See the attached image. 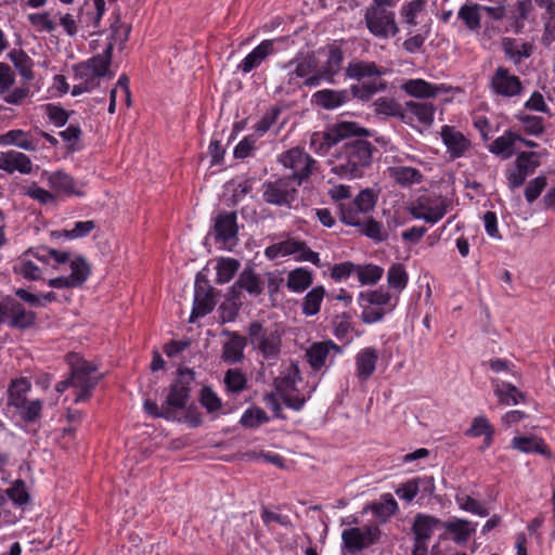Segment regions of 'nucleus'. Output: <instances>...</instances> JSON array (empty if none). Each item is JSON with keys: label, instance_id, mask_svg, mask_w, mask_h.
Instances as JSON below:
<instances>
[{"label": "nucleus", "instance_id": "nucleus-9", "mask_svg": "<svg viewBox=\"0 0 555 555\" xmlns=\"http://www.w3.org/2000/svg\"><path fill=\"white\" fill-rule=\"evenodd\" d=\"M284 167L292 169L293 179L301 183L307 179L314 167L315 160L299 147H293L281 156Z\"/></svg>", "mask_w": 555, "mask_h": 555}, {"label": "nucleus", "instance_id": "nucleus-30", "mask_svg": "<svg viewBox=\"0 0 555 555\" xmlns=\"http://www.w3.org/2000/svg\"><path fill=\"white\" fill-rule=\"evenodd\" d=\"M518 140H521V137L517 133L511 130L505 131L489 145V151L502 159H508L513 156L514 145Z\"/></svg>", "mask_w": 555, "mask_h": 555}, {"label": "nucleus", "instance_id": "nucleus-34", "mask_svg": "<svg viewBox=\"0 0 555 555\" xmlns=\"http://www.w3.org/2000/svg\"><path fill=\"white\" fill-rule=\"evenodd\" d=\"M0 144L15 145L25 151H36L37 144L30 134L22 129H13L0 135Z\"/></svg>", "mask_w": 555, "mask_h": 555}, {"label": "nucleus", "instance_id": "nucleus-33", "mask_svg": "<svg viewBox=\"0 0 555 555\" xmlns=\"http://www.w3.org/2000/svg\"><path fill=\"white\" fill-rule=\"evenodd\" d=\"M502 49L515 65L520 64L524 59H528L533 51L531 43L525 42L519 44L515 39L507 37L502 39Z\"/></svg>", "mask_w": 555, "mask_h": 555}, {"label": "nucleus", "instance_id": "nucleus-10", "mask_svg": "<svg viewBox=\"0 0 555 555\" xmlns=\"http://www.w3.org/2000/svg\"><path fill=\"white\" fill-rule=\"evenodd\" d=\"M343 352L341 348L332 340L314 341L306 349V359L314 371L332 364L335 357Z\"/></svg>", "mask_w": 555, "mask_h": 555}, {"label": "nucleus", "instance_id": "nucleus-16", "mask_svg": "<svg viewBox=\"0 0 555 555\" xmlns=\"http://www.w3.org/2000/svg\"><path fill=\"white\" fill-rule=\"evenodd\" d=\"M42 176L46 178L49 188L53 191L56 197L59 195H82V193L77 190L75 179L63 170H56L53 172L44 171Z\"/></svg>", "mask_w": 555, "mask_h": 555}, {"label": "nucleus", "instance_id": "nucleus-49", "mask_svg": "<svg viewBox=\"0 0 555 555\" xmlns=\"http://www.w3.org/2000/svg\"><path fill=\"white\" fill-rule=\"evenodd\" d=\"M408 273L401 263H393L387 272L388 286L398 293L402 292L408 284Z\"/></svg>", "mask_w": 555, "mask_h": 555}, {"label": "nucleus", "instance_id": "nucleus-39", "mask_svg": "<svg viewBox=\"0 0 555 555\" xmlns=\"http://www.w3.org/2000/svg\"><path fill=\"white\" fill-rule=\"evenodd\" d=\"M8 56L23 79L31 81L35 78L34 62L23 50L13 49Z\"/></svg>", "mask_w": 555, "mask_h": 555}, {"label": "nucleus", "instance_id": "nucleus-5", "mask_svg": "<svg viewBox=\"0 0 555 555\" xmlns=\"http://www.w3.org/2000/svg\"><path fill=\"white\" fill-rule=\"evenodd\" d=\"M395 17L393 11L374 4L367 7L364 13V21L369 31L382 39H387L398 34L399 27Z\"/></svg>", "mask_w": 555, "mask_h": 555}, {"label": "nucleus", "instance_id": "nucleus-44", "mask_svg": "<svg viewBox=\"0 0 555 555\" xmlns=\"http://www.w3.org/2000/svg\"><path fill=\"white\" fill-rule=\"evenodd\" d=\"M312 274L304 268H297L287 276V287L292 292L302 293L312 284Z\"/></svg>", "mask_w": 555, "mask_h": 555}, {"label": "nucleus", "instance_id": "nucleus-25", "mask_svg": "<svg viewBox=\"0 0 555 555\" xmlns=\"http://www.w3.org/2000/svg\"><path fill=\"white\" fill-rule=\"evenodd\" d=\"M403 90L411 96L427 99L444 92L446 88L443 85H433L424 79H410L403 85Z\"/></svg>", "mask_w": 555, "mask_h": 555}, {"label": "nucleus", "instance_id": "nucleus-37", "mask_svg": "<svg viewBox=\"0 0 555 555\" xmlns=\"http://www.w3.org/2000/svg\"><path fill=\"white\" fill-rule=\"evenodd\" d=\"M343 61L344 53L341 49L336 46H330L327 60L320 68L323 73L325 81H334L335 75H337L341 68Z\"/></svg>", "mask_w": 555, "mask_h": 555}, {"label": "nucleus", "instance_id": "nucleus-3", "mask_svg": "<svg viewBox=\"0 0 555 555\" xmlns=\"http://www.w3.org/2000/svg\"><path fill=\"white\" fill-rule=\"evenodd\" d=\"M370 131L353 121H339L325 131L313 132L310 147L318 154H325L338 142L351 137H367Z\"/></svg>", "mask_w": 555, "mask_h": 555}, {"label": "nucleus", "instance_id": "nucleus-47", "mask_svg": "<svg viewBox=\"0 0 555 555\" xmlns=\"http://www.w3.org/2000/svg\"><path fill=\"white\" fill-rule=\"evenodd\" d=\"M240 261L233 258H221L216 267L217 284L230 282L240 269Z\"/></svg>", "mask_w": 555, "mask_h": 555}, {"label": "nucleus", "instance_id": "nucleus-54", "mask_svg": "<svg viewBox=\"0 0 555 555\" xmlns=\"http://www.w3.org/2000/svg\"><path fill=\"white\" fill-rule=\"evenodd\" d=\"M269 421L267 413L258 406L247 409L241 416L240 424L246 428H256Z\"/></svg>", "mask_w": 555, "mask_h": 555}, {"label": "nucleus", "instance_id": "nucleus-38", "mask_svg": "<svg viewBox=\"0 0 555 555\" xmlns=\"http://www.w3.org/2000/svg\"><path fill=\"white\" fill-rule=\"evenodd\" d=\"M216 306L211 291L207 292H195L193 309L190 315V323H193L196 319L202 318L210 313Z\"/></svg>", "mask_w": 555, "mask_h": 555}, {"label": "nucleus", "instance_id": "nucleus-59", "mask_svg": "<svg viewBox=\"0 0 555 555\" xmlns=\"http://www.w3.org/2000/svg\"><path fill=\"white\" fill-rule=\"evenodd\" d=\"M318 68V61L313 55H307L299 61H296L294 70L289 72V80L293 79V75L299 78H307L313 74Z\"/></svg>", "mask_w": 555, "mask_h": 555}, {"label": "nucleus", "instance_id": "nucleus-6", "mask_svg": "<svg viewBox=\"0 0 555 555\" xmlns=\"http://www.w3.org/2000/svg\"><path fill=\"white\" fill-rule=\"evenodd\" d=\"M264 255L269 259L293 256L296 261L311 262L321 267L319 254L311 250L304 241L294 237L268 246L264 250Z\"/></svg>", "mask_w": 555, "mask_h": 555}, {"label": "nucleus", "instance_id": "nucleus-8", "mask_svg": "<svg viewBox=\"0 0 555 555\" xmlns=\"http://www.w3.org/2000/svg\"><path fill=\"white\" fill-rule=\"evenodd\" d=\"M194 380V373L189 370H180L177 380L170 386L169 393L165 400L166 408L172 413L176 410L185 408L190 397V386Z\"/></svg>", "mask_w": 555, "mask_h": 555}, {"label": "nucleus", "instance_id": "nucleus-36", "mask_svg": "<svg viewBox=\"0 0 555 555\" xmlns=\"http://www.w3.org/2000/svg\"><path fill=\"white\" fill-rule=\"evenodd\" d=\"M30 389L31 383L26 377L12 379L8 389V404L14 408L23 406Z\"/></svg>", "mask_w": 555, "mask_h": 555}, {"label": "nucleus", "instance_id": "nucleus-29", "mask_svg": "<svg viewBox=\"0 0 555 555\" xmlns=\"http://www.w3.org/2000/svg\"><path fill=\"white\" fill-rule=\"evenodd\" d=\"M313 100L315 104L325 109H334L348 102L349 92L347 90L324 89L315 92Z\"/></svg>", "mask_w": 555, "mask_h": 555}, {"label": "nucleus", "instance_id": "nucleus-14", "mask_svg": "<svg viewBox=\"0 0 555 555\" xmlns=\"http://www.w3.org/2000/svg\"><path fill=\"white\" fill-rule=\"evenodd\" d=\"M379 534L380 531L377 527H365L363 530L349 528L343 531L341 539L345 547L354 553L377 542Z\"/></svg>", "mask_w": 555, "mask_h": 555}, {"label": "nucleus", "instance_id": "nucleus-61", "mask_svg": "<svg viewBox=\"0 0 555 555\" xmlns=\"http://www.w3.org/2000/svg\"><path fill=\"white\" fill-rule=\"evenodd\" d=\"M15 409L25 422H35L41 414L42 401L39 399H26L23 406H15Z\"/></svg>", "mask_w": 555, "mask_h": 555}, {"label": "nucleus", "instance_id": "nucleus-46", "mask_svg": "<svg viewBox=\"0 0 555 555\" xmlns=\"http://www.w3.org/2000/svg\"><path fill=\"white\" fill-rule=\"evenodd\" d=\"M390 171L396 182L402 186L420 183L423 178L421 171L413 167H395Z\"/></svg>", "mask_w": 555, "mask_h": 555}, {"label": "nucleus", "instance_id": "nucleus-4", "mask_svg": "<svg viewBox=\"0 0 555 555\" xmlns=\"http://www.w3.org/2000/svg\"><path fill=\"white\" fill-rule=\"evenodd\" d=\"M449 205V201L441 195H421L411 203L409 212L414 219L435 224L446 216Z\"/></svg>", "mask_w": 555, "mask_h": 555}, {"label": "nucleus", "instance_id": "nucleus-62", "mask_svg": "<svg viewBox=\"0 0 555 555\" xmlns=\"http://www.w3.org/2000/svg\"><path fill=\"white\" fill-rule=\"evenodd\" d=\"M547 184L545 176H538L530 180L525 189L526 201L531 204L539 198Z\"/></svg>", "mask_w": 555, "mask_h": 555}, {"label": "nucleus", "instance_id": "nucleus-52", "mask_svg": "<svg viewBox=\"0 0 555 555\" xmlns=\"http://www.w3.org/2000/svg\"><path fill=\"white\" fill-rule=\"evenodd\" d=\"M539 156L535 152H520L515 159V167L529 177L540 166Z\"/></svg>", "mask_w": 555, "mask_h": 555}, {"label": "nucleus", "instance_id": "nucleus-22", "mask_svg": "<svg viewBox=\"0 0 555 555\" xmlns=\"http://www.w3.org/2000/svg\"><path fill=\"white\" fill-rule=\"evenodd\" d=\"M274 52L273 40L261 41L243 61L237 65V70L248 74L259 67L261 63Z\"/></svg>", "mask_w": 555, "mask_h": 555}, {"label": "nucleus", "instance_id": "nucleus-17", "mask_svg": "<svg viewBox=\"0 0 555 555\" xmlns=\"http://www.w3.org/2000/svg\"><path fill=\"white\" fill-rule=\"evenodd\" d=\"M440 135L452 158L464 156L470 147L469 140L455 127L443 126Z\"/></svg>", "mask_w": 555, "mask_h": 555}, {"label": "nucleus", "instance_id": "nucleus-21", "mask_svg": "<svg viewBox=\"0 0 555 555\" xmlns=\"http://www.w3.org/2000/svg\"><path fill=\"white\" fill-rule=\"evenodd\" d=\"M0 169L8 173L18 171L28 175L33 170V164L26 154L12 150L0 154Z\"/></svg>", "mask_w": 555, "mask_h": 555}, {"label": "nucleus", "instance_id": "nucleus-42", "mask_svg": "<svg viewBox=\"0 0 555 555\" xmlns=\"http://www.w3.org/2000/svg\"><path fill=\"white\" fill-rule=\"evenodd\" d=\"M512 447L517 449L520 452L524 453H540V454H546L547 453V447L544 443V441L538 437H515L512 440Z\"/></svg>", "mask_w": 555, "mask_h": 555}, {"label": "nucleus", "instance_id": "nucleus-11", "mask_svg": "<svg viewBox=\"0 0 555 555\" xmlns=\"http://www.w3.org/2000/svg\"><path fill=\"white\" fill-rule=\"evenodd\" d=\"M237 232L235 212H221L216 217L212 234L222 248L231 250L236 245Z\"/></svg>", "mask_w": 555, "mask_h": 555}, {"label": "nucleus", "instance_id": "nucleus-1", "mask_svg": "<svg viewBox=\"0 0 555 555\" xmlns=\"http://www.w3.org/2000/svg\"><path fill=\"white\" fill-rule=\"evenodd\" d=\"M373 145L366 140L356 139L345 143L335 155L331 171L340 179H357L372 164Z\"/></svg>", "mask_w": 555, "mask_h": 555}, {"label": "nucleus", "instance_id": "nucleus-56", "mask_svg": "<svg viewBox=\"0 0 555 555\" xmlns=\"http://www.w3.org/2000/svg\"><path fill=\"white\" fill-rule=\"evenodd\" d=\"M387 83L383 80H374L371 82H365L362 85H357L351 87V92L354 98L360 100H369L373 94L385 90Z\"/></svg>", "mask_w": 555, "mask_h": 555}, {"label": "nucleus", "instance_id": "nucleus-60", "mask_svg": "<svg viewBox=\"0 0 555 555\" xmlns=\"http://www.w3.org/2000/svg\"><path fill=\"white\" fill-rule=\"evenodd\" d=\"M359 229L362 234L376 242H382L387 237V234L383 231L382 223L374 220L373 218L363 219Z\"/></svg>", "mask_w": 555, "mask_h": 555}, {"label": "nucleus", "instance_id": "nucleus-2", "mask_svg": "<svg viewBox=\"0 0 555 555\" xmlns=\"http://www.w3.org/2000/svg\"><path fill=\"white\" fill-rule=\"evenodd\" d=\"M283 335L284 332L279 325L266 326L261 321H254L247 327L248 344L270 365L280 359Z\"/></svg>", "mask_w": 555, "mask_h": 555}, {"label": "nucleus", "instance_id": "nucleus-64", "mask_svg": "<svg viewBox=\"0 0 555 555\" xmlns=\"http://www.w3.org/2000/svg\"><path fill=\"white\" fill-rule=\"evenodd\" d=\"M375 204H376V196L369 189L361 191L353 201V205L362 214H366V212L371 211L375 207Z\"/></svg>", "mask_w": 555, "mask_h": 555}, {"label": "nucleus", "instance_id": "nucleus-63", "mask_svg": "<svg viewBox=\"0 0 555 555\" xmlns=\"http://www.w3.org/2000/svg\"><path fill=\"white\" fill-rule=\"evenodd\" d=\"M25 195L39 202L40 204H55L56 196L53 192L42 189L35 183L25 190Z\"/></svg>", "mask_w": 555, "mask_h": 555}, {"label": "nucleus", "instance_id": "nucleus-12", "mask_svg": "<svg viewBox=\"0 0 555 555\" xmlns=\"http://www.w3.org/2000/svg\"><path fill=\"white\" fill-rule=\"evenodd\" d=\"M490 88L496 95L514 98L521 94L524 87L519 77L512 75L506 67L499 66L490 79Z\"/></svg>", "mask_w": 555, "mask_h": 555}, {"label": "nucleus", "instance_id": "nucleus-15", "mask_svg": "<svg viewBox=\"0 0 555 555\" xmlns=\"http://www.w3.org/2000/svg\"><path fill=\"white\" fill-rule=\"evenodd\" d=\"M222 335L227 336L228 339L222 344L221 360L230 365L243 362L245 359L244 350L248 344L247 336L228 330H223Z\"/></svg>", "mask_w": 555, "mask_h": 555}, {"label": "nucleus", "instance_id": "nucleus-13", "mask_svg": "<svg viewBox=\"0 0 555 555\" xmlns=\"http://www.w3.org/2000/svg\"><path fill=\"white\" fill-rule=\"evenodd\" d=\"M296 190L286 179L267 182L262 186V197L267 204L292 207L295 201Z\"/></svg>", "mask_w": 555, "mask_h": 555}, {"label": "nucleus", "instance_id": "nucleus-50", "mask_svg": "<svg viewBox=\"0 0 555 555\" xmlns=\"http://www.w3.org/2000/svg\"><path fill=\"white\" fill-rule=\"evenodd\" d=\"M91 272L90 266L83 258H77L70 262V274L68 275L75 287L81 286Z\"/></svg>", "mask_w": 555, "mask_h": 555}, {"label": "nucleus", "instance_id": "nucleus-28", "mask_svg": "<svg viewBox=\"0 0 555 555\" xmlns=\"http://www.w3.org/2000/svg\"><path fill=\"white\" fill-rule=\"evenodd\" d=\"M377 359L378 353L372 347L359 351L356 356L357 376L366 380L375 372Z\"/></svg>", "mask_w": 555, "mask_h": 555}, {"label": "nucleus", "instance_id": "nucleus-20", "mask_svg": "<svg viewBox=\"0 0 555 555\" xmlns=\"http://www.w3.org/2000/svg\"><path fill=\"white\" fill-rule=\"evenodd\" d=\"M9 324L18 330L30 328L36 324L37 315L31 310H26L25 307L12 297H9Z\"/></svg>", "mask_w": 555, "mask_h": 555}, {"label": "nucleus", "instance_id": "nucleus-19", "mask_svg": "<svg viewBox=\"0 0 555 555\" xmlns=\"http://www.w3.org/2000/svg\"><path fill=\"white\" fill-rule=\"evenodd\" d=\"M105 12L104 0H86L78 14V24L81 28L96 29Z\"/></svg>", "mask_w": 555, "mask_h": 555}, {"label": "nucleus", "instance_id": "nucleus-41", "mask_svg": "<svg viewBox=\"0 0 555 555\" xmlns=\"http://www.w3.org/2000/svg\"><path fill=\"white\" fill-rule=\"evenodd\" d=\"M1 493L4 495L5 500H11L15 506L23 507L30 501V494L27 490V486L22 479L13 481L11 486Z\"/></svg>", "mask_w": 555, "mask_h": 555}, {"label": "nucleus", "instance_id": "nucleus-55", "mask_svg": "<svg viewBox=\"0 0 555 555\" xmlns=\"http://www.w3.org/2000/svg\"><path fill=\"white\" fill-rule=\"evenodd\" d=\"M371 509L384 519L389 518L398 511V504L390 493L382 495L380 501L373 503Z\"/></svg>", "mask_w": 555, "mask_h": 555}, {"label": "nucleus", "instance_id": "nucleus-40", "mask_svg": "<svg viewBox=\"0 0 555 555\" xmlns=\"http://www.w3.org/2000/svg\"><path fill=\"white\" fill-rule=\"evenodd\" d=\"M466 435L470 437L485 436L483 446L488 448L493 439L494 428L483 415L475 417L470 427L466 430Z\"/></svg>", "mask_w": 555, "mask_h": 555}, {"label": "nucleus", "instance_id": "nucleus-24", "mask_svg": "<svg viewBox=\"0 0 555 555\" xmlns=\"http://www.w3.org/2000/svg\"><path fill=\"white\" fill-rule=\"evenodd\" d=\"M442 524L443 522L440 519L431 515L417 514L412 525L414 540L427 543L435 529L442 526Z\"/></svg>", "mask_w": 555, "mask_h": 555}, {"label": "nucleus", "instance_id": "nucleus-32", "mask_svg": "<svg viewBox=\"0 0 555 555\" xmlns=\"http://www.w3.org/2000/svg\"><path fill=\"white\" fill-rule=\"evenodd\" d=\"M300 372L296 364H291L288 369L274 379L275 391L280 397L296 391V384L300 380Z\"/></svg>", "mask_w": 555, "mask_h": 555}, {"label": "nucleus", "instance_id": "nucleus-23", "mask_svg": "<svg viewBox=\"0 0 555 555\" xmlns=\"http://www.w3.org/2000/svg\"><path fill=\"white\" fill-rule=\"evenodd\" d=\"M387 70L384 67L378 66L375 62L353 60L348 63L345 68L346 77L356 80H362L365 78L380 77Z\"/></svg>", "mask_w": 555, "mask_h": 555}, {"label": "nucleus", "instance_id": "nucleus-31", "mask_svg": "<svg viewBox=\"0 0 555 555\" xmlns=\"http://www.w3.org/2000/svg\"><path fill=\"white\" fill-rule=\"evenodd\" d=\"M237 289H244L251 296H258L262 293V282L253 269L246 268L231 287L233 293H236Z\"/></svg>", "mask_w": 555, "mask_h": 555}, {"label": "nucleus", "instance_id": "nucleus-43", "mask_svg": "<svg viewBox=\"0 0 555 555\" xmlns=\"http://www.w3.org/2000/svg\"><path fill=\"white\" fill-rule=\"evenodd\" d=\"M406 112L417 118L425 126H430L434 121L435 106L427 102L409 101L405 103Z\"/></svg>", "mask_w": 555, "mask_h": 555}, {"label": "nucleus", "instance_id": "nucleus-7", "mask_svg": "<svg viewBox=\"0 0 555 555\" xmlns=\"http://www.w3.org/2000/svg\"><path fill=\"white\" fill-rule=\"evenodd\" d=\"M96 366L88 361H80L72 367L73 387L78 389L75 402L79 403L87 400L94 387L98 385L102 375L95 376Z\"/></svg>", "mask_w": 555, "mask_h": 555}, {"label": "nucleus", "instance_id": "nucleus-26", "mask_svg": "<svg viewBox=\"0 0 555 555\" xmlns=\"http://www.w3.org/2000/svg\"><path fill=\"white\" fill-rule=\"evenodd\" d=\"M442 527L452 534V540L456 544H465L476 531V524L462 518L446 521Z\"/></svg>", "mask_w": 555, "mask_h": 555}, {"label": "nucleus", "instance_id": "nucleus-48", "mask_svg": "<svg viewBox=\"0 0 555 555\" xmlns=\"http://www.w3.org/2000/svg\"><path fill=\"white\" fill-rule=\"evenodd\" d=\"M494 393L499 398L500 403L504 405L517 404L524 398L522 393L509 383L496 384Z\"/></svg>", "mask_w": 555, "mask_h": 555}, {"label": "nucleus", "instance_id": "nucleus-45", "mask_svg": "<svg viewBox=\"0 0 555 555\" xmlns=\"http://www.w3.org/2000/svg\"><path fill=\"white\" fill-rule=\"evenodd\" d=\"M324 296L325 289L323 286L313 287L304 298L302 313L307 317L315 315L320 311Z\"/></svg>", "mask_w": 555, "mask_h": 555}, {"label": "nucleus", "instance_id": "nucleus-35", "mask_svg": "<svg viewBox=\"0 0 555 555\" xmlns=\"http://www.w3.org/2000/svg\"><path fill=\"white\" fill-rule=\"evenodd\" d=\"M360 300L365 301L369 305H373L379 308H385L388 312L395 310L398 297L392 296L383 289L367 291L360 293Z\"/></svg>", "mask_w": 555, "mask_h": 555}, {"label": "nucleus", "instance_id": "nucleus-27", "mask_svg": "<svg viewBox=\"0 0 555 555\" xmlns=\"http://www.w3.org/2000/svg\"><path fill=\"white\" fill-rule=\"evenodd\" d=\"M30 254H33V249H28L15 260L13 272L27 281H38L42 276V270L33 261Z\"/></svg>", "mask_w": 555, "mask_h": 555}, {"label": "nucleus", "instance_id": "nucleus-51", "mask_svg": "<svg viewBox=\"0 0 555 555\" xmlns=\"http://www.w3.org/2000/svg\"><path fill=\"white\" fill-rule=\"evenodd\" d=\"M517 120L522 125V129L527 134L539 137L544 130V119L540 116L518 114Z\"/></svg>", "mask_w": 555, "mask_h": 555}, {"label": "nucleus", "instance_id": "nucleus-53", "mask_svg": "<svg viewBox=\"0 0 555 555\" xmlns=\"http://www.w3.org/2000/svg\"><path fill=\"white\" fill-rule=\"evenodd\" d=\"M356 272L362 285H374L383 276V268L375 264L357 266Z\"/></svg>", "mask_w": 555, "mask_h": 555}, {"label": "nucleus", "instance_id": "nucleus-18", "mask_svg": "<svg viewBox=\"0 0 555 555\" xmlns=\"http://www.w3.org/2000/svg\"><path fill=\"white\" fill-rule=\"evenodd\" d=\"M113 49L114 46L111 42L102 53L91 57L86 63L78 64L75 67L76 75H89L92 72L98 76L104 77L111 65Z\"/></svg>", "mask_w": 555, "mask_h": 555}, {"label": "nucleus", "instance_id": "nucleus-57", "mask_svg": "<svg viewBox=\"0 0 555 555\" xmlns=\"http://www.w3.org/2000/svg\"><path fill=\"white\" fill-rule=\"evenodd\" d=\"M224 385L231 392H241L246 388V375L240 369H229L224 375Z\"/></svg>", "mask_w": 555, "mask_h": 555}, {"label": "nucleus", "instance_id": "nucleus-58", "mask_svg": "<svg viewBox=\"0 0 555 555\" xmlns=\"http://www.w3.org/2000/svg\"><path fill=\"white\" fill-rule=\"evenodd\" d=\"M95 224L93 221H79L75 224L72 230H62L52 232V236L54 237H66L69 240L83 237L88 235L93 229Z\"/></svg>", "mask_w": 555, "mask_h": 555}]
</instances>
